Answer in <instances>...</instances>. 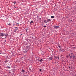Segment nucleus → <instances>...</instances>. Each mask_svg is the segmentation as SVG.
<instances>
[{
	"mask_svg": "<svg viewBox=\"0 0 76 76\" xmlns=\"http://www.w3.org/2000/svg\"><path fill=\"white\" fill-rule=\"evenodd\" d=\"M0 36H2L1 38H2V39H4L7 37V34H5L3 33H1L0 34Z\"/></svg>",
	"mask_w": 76,
	"mask_h": 76,
	"instance_id": "obj_1",
	"label": "nucleus"
},
{
	"mask_svg": "<svg viewBox=\"0 0 76 76\" xmlns=\"http://www.w3.org/2000/svg\"><path fill=\"white\" fill-rule=\"evenodd\" d=\"M68 56H69L70 58H72V57L74 58V54H73V53H70L69 55H68Z\"/></svg>",
	"mask_w": 76,
	"mask_h": 76,
	"instance_id": "obj_2",
	"label": "nucleus"
},
{
	"mask_svg": "<svg viewBox=\"0 0 76 76\" xmlns=\"http://www.w3.org/2000/svg\"><path fill=\"white\" fill-rule=\"evenodd\" d=\"M46 20H47V22H51V20L50 19H47Z\"/></svg>",
	"mask_w": 76,
	"mask_h": 76,
	"instance_id": "obj_3",
	"label": "nucleus"
},
{
	"mask_svg": "<svg viewBox=\"0 0 76 76\" xmlns=\"http://www.w3.org/2000/svg\"><path fill=\"white\" fill-rule=\"evenodd\" d=\"M21 72H22V73H25V70L23 69H22L21 70Z\"/></svg>",
	"mask_w": 76,
	"mask_h": 76,
	"instance_id": "obj_4",
	"label": "nucleus"
},
{
	"mask_svg": "<svg viewBox=\"0 0 76 76\" xmlns=\"http://www.w3.org/2000/svg\"><path fill=\"white\" fill-rule=\"evenodd\" d=\"M48 59H49L50 60H51L52 59H53V58L51 57H50L48 58Z\"/></svg>",
	"mask_w": 76,
	"mask_h": 76,
	"instance_id": "obj_5",
	"label": "nucleus"
},
{
	"mask_svg": "<svg viewBox=\"0 0 76 76\" xmlns=\"http://www.w3.org/2000/svg\"><path fill=\"white\" fill-rule=\"evenodd\" d=\"M54 28H56V29H57V28H59V26H54Z\"/></svg>",
	"mask_w": 76,
	"mask_h": 76,
	"instance_id": "obj_6",
	"label": "nucleus"
},
{
	"mask_svg": "<svg viewBox=\"0 0 76 76\" xmlns=\"http://www.w3.org/2000/svg\"><path fill=\"white\" fill-rule=\"evenodd\" d=\"M44 22L45 23H48L47 21H46V20H44Z\"/></svg>",
	"mask_w": 76,
	"mask_h": 76,
	"instance_id": "obj_7",
	"label": "nucleus"
},
{
	"mask_svg": "<svg viewBox=\"0 0 76 76\" xmlns=\"http://www.w3.org/2000/svg\"><path fill=\"white\" fill-rule=\"evenodd\" d=\"M51 18L52 19H54V18L55 17H54V16H51Z\"/></svg>",
	"mask_w": 76,
	"mask_h": 76,
	"instance_id": "obj_8",
	"label": "nucleus"
},
{
	"mask_svg": "<svg viewBox=\"0 0 76 76\" xmlns=\"http://www.w3.org/2000/svg\"><path fill=\"white\" fill-rule=\"evenodd\" d=\"M34 23V22H33V21H32V20L30 22V24H31V23Z\"/></svg>",
	"mask_w": 76,
	"mask_h": 76,
	"instance_id": "obj_9",
	"label": "nucleus"
},
{
	"mask_svg": "<svg viewBox=\"0 0 76 76\" xmlns=\"http://www.w3.org/2000/svg\"><path fill=\"white\" fill-rule=\"evenodd\" d=\"M42 61H43V60H42V59H41L40 60H39L40 62H42Z\"/></svg>",
	"mask_w": 76,
	"mask_h": 76,
	"instance_id": "obj_10",
	"label": "nucleus"
},
{
	"mask_svg": "<svg viewBox=\"0 0 76 76\" xmlns=\"http://www.w3.org/2000/svg\"><path fill=\"white\" fill-rule=\"evenodd\" d=\"M8 62V61H7V60L6 59V60L5 61V63H7Z\"/></svg>",
	"mask_w": 76,
	"mask_h": 76,
	"instance_id": "obj_11",
	"label": "nucleus"
},
{
	"mask_svg": "<svg viewBox=\"0 0 76 76\" xmlns=\"http://www.w3.org/2000/svg\"><path fill=\"white\" fill-rule=\"evenodd\" d=\"M57 58H58V60H59L60 58H59V56H58V57H57Z\"/></svg>",
	"mask_w": 76,
	"mask_h": 76,
	"instance_id": "obj_12",
	"label": "nucleus"
},
{
	"mask_svg": "<svg viewBox=\"0 0 76 76\" xmlns=\"http://www.w3.org/2000/svg\"><path fill=\"white\" fill-rule=\"evenodd\" d=\"M58 47H59V48H61V46H60V45H58Z\"/></svg>",
	"mask_w": 76,
	"mask_h": 76,
	"instance_id": "obj_13",
	"label": "nucleus"
},
{
	"mask_svg": "<svg viewBox=\"0 0 76 76\" xmlns=\"http://www.w3.org/2000/svg\"><path fill=\"white\" fill-rule=\"evenodd\" d=\"M7 67L8 68V69H10V66H7Z\"/></svg>",
	"mask_w": 76,
	"mask_h": 76,
	"instance_id": "obj_14",
	"label": "nucleus"
},
{
	"mask_svg": "<svg viewBox=\"0 0 76 76\" xmlns=\"http://www.w3.org/2000/svg\"><path fill=\"white\" fill-rule=\"evenodd\" d=\"M16 3H17L16 2H13V3H14V4H16Z\"/></svg>",
	"mask_w": 76,
	"mask_h": 76,
	"instance_id": "obj_15",
	"label": "nucleus"
},
{
	"mask_svg": "<svg viewBox=\"0 0 76 76\" xmlns=\"http://www.w3.org/2000/svg\"><path fill=\"white\" fill-rule=\"evenodd\" d=\"M59 51H61V48H60L59 49Z\"/></svg>",
	"mask_w": 76,
	"mask_h": 76,
	"instance_id": "obj_16",
	"label": "nucleus"
},
{
	"mask_svg": "<svg viewBox=\"0 0 76 76\" xmlns=\"http://www.w3.org/2000/svg\"><path fill=\"white\" fill-rule=\"evenodd\" d=\"M8 25H11V24L10 23H9V24H8Z\"/></svg>",
	"mask_w": 76,
	"mask_h": 76,
	"instance_id": "obj_17",
	"label": "nucleus"
},
{
	"mask_svg": "<svg viewBox=\"0 0 76 76\" xmlns=\"http://www.w3.org/2000/svg\"><path fill=\"white\" fill-rule=\"evenodd\" d=\"M44 28H45V27H46V26H44Z\"/></svg>",
	"mask_w": 76,
	"mask_h": 76,
	"instance_id": "obj_18",
	"label": "nucleus"
},
{
	"mask_svg": "<svg viewBox=\"0 0 76 76\" xmlns=\"http://www.w3.org/2000/svg\"><path fill=\"white\" fill-rule=\"evenodd\" d=\"M75 4V6H76V3Z\"/></svg>",
	"mask_w": 76,
	"mask_h": 76,
	"instance_id": "obj_19",
	"label": "nucleus"
},
{
	"mask_svg": "<svg viewBox=\"0 0 76 76\" xmlns=\"http://www.w3.org/2000/svg\"><path fill=\"white\" fill-rule=\"evenodd\" d=\"M40 71H41V69H40Z\"/></svg>",
	"mask_w": 76,
	"mask_h": 76,
	"instance_id": "obj_20",
	"label": "nucleus"
},
{
	"mask_svg": "<svg viewBox=\"0 0 76 76\" xmlns=\"http://www.w3.org/2000/svg\"><path fill=\"white\" fill-rule=\"evenodd\" d=\"M15 7V8H16V7Z\"/></svg>",
	"mask_w": 76,
	"mask_h": 76,
	"instance_id": "obj_21",
	"label": "nucleus"
},
{
	"mask_svg": "<svg viewBox=\"0 0 76 76\" xmlns=\"http://www.w3.org/2000/svg\"><path fill=\"white\" fill-rule=\"evenodd\" d=\"M69 68H70V66L69 67Z\"/></svg>",
	"mask_w": 76,
	"mask_h": 76,
	"instance_id": "obj_22",
	"label": "nucleus"
},
{
	"mask_svg": "<svg viewBox=\"0 0 76 76\" xmlns=\"http://www.w3.org/2000/svg\"><path fill=\"white\" fill-rule=\"evenodd\" d=\"M24 76H26V75H24Z\"/></svg>",
	"mask_w": 76,
	"mask_h": 76,
	"instance_id": "obj_23",
	"label": "nucleus"
},
{
	"mask_svg": "<svg viewBox=\"0 0 76 76\" xmlns=\"http://www.w3.org/2000/svg\"><path fill=\"white\" fill-rule=\"evenodd\" d=\"M26 32H27V30H26Z\"/></svg>",
	"mask_w": 76,
	"mask_h": 76,
	"instance_id": "obj_24",
	"label": "nucleus"
},
{
	"mask_svg": "<svg viewBox=\"0 0 76 76\" xmlns=\"http://www.w3.org/2000/svg\"><path fill=\"white\" fill-rule=\"evenodd\" d=\"M16 28H17V27H16Z\"/></svg>",
	"mask_w": 76,
	"mask_h": 76,
	"instance_id": "obj_25",
	"label": "nucleus"
},
{
	"mask_svg": "<svg viewBox=\"0 0 76 76\" xmlns=\"http://www.w3.org/2000/svg\"><path fill=\"white\" fill-rule=\"evenodd\" d=\"M26 73H27V72H26Z\"/></svg>",
	"mask_w": 76,
	"mask_h": 76,
	"instance_id": "obj_26",
	"label": "nucleus"
},
{
	"mask_svg": "<svg viewBox=\"0 0 76 76\" xmlns=\"http://www.w3.org/2000/svg\"><path fill=\"white\" fill-rule=\"evenodd\" d=\"M18 25H19V23H18Z\"/></svg>",
	"mask_w": 76,
	"mask_h": 76,
	"instance_id": "obj_27",
	"label": "nucleus"
},
{
	"mask_svg": "<svg viewBox=\"0 0 76 76\" xmlns=\"http://www.w3.org/2000/svg\"><path fill=\"white\" fill-rule=\"evenodd\" d=\"M1 54V53H0V54Z\"/></svg>",
	"mask_w": 76,
	"mask_h": 76,
	"instance_id": "obj_28",
	"label": "nucleus"
}]
</instances>
